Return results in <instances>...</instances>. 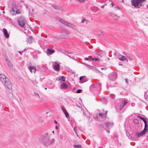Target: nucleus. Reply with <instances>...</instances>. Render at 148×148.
Returning a JSON list of instances; mask_svg holds the SVG:
<instances>
[{"mask_svg":"<svg viewBox=\"0 0 148 148\" xmlns=\"http://www.w3.org/2000/svg\"><path fill=\"white\" fill-rule=\"evenodd\" d=\"M3 84L9 89H12V84L8 79H6L5 81L3 83Z\"/></svg>","mask_w":148,"mask_h":148,"instance_id":"423d86ee","label":"nucleus"},{"mask_svg":"<svg viewBox=\"0 0 148 148\" xmlns=\"http://www.w3.org/2000/svg\"><path fill=\"white\" fill-rule=\"evenodd\" d=\"M98 58H94V60H95V61H98Z\"/></svg>","mask_w":148,"mask_h":148,"instance_id":"58836bf2","label":"nucleus"},{"mask_svg":"<svg viewBox=\"0 0 148 148\" xmlns=\"http://www.w3.org/2000/svg\"><path fill=\"white\" fill-rule=\"evenodd\" d=\"M6 79L8 78H7L3 74H0V80L3 83L5 81Z\"/></svg>","mask_w":148,"mask_h":148,"instance_id":"9d476101","label":"nucleus"},{"mask_svg":"<svg viewBox=\"0 0 148 148\" xmlns=\"http://www.w3.org/2000/svg\"><path fill=\"white\" fill-rule=\"evenodd\" d=\"M75 148H82L80 145H75L74 146Z\"/></svg>","mask_w":148,"mask_h":148,"instance_id":"4be33fe9","label":"nucleus"},{"mask_svg":"<svg viewBox=\"0 0 148 148\" xmlns=\"http://www.w3.org/2000/svg\"><path fill=\"white\" fill-rule=\"evenodd\" d=\"M79 3H83L86 0H77Z\"/></svg>","mask_w":148,"mask_h":148,"instance_id":"bb28decb","label":"nucleus"},{"mask_svg":"<svg viewBox=\"0 0 148 148\" xmlns=\"http://www.w3.org/2000/svg\"><path fill=\"white\" fill-rule=\"evenodd\" d=\"M113 125V123L112 122H108L106 123V127H105V130L108 133H110L109 130L112 127Z\"/></svg>","mask_w":148,"mask_h":148,"instance_id":"6e6552de","label":"nucleus"},{"mask_svg":"<svg viewBox=\"0 0 148 148\" xmlns=\"http://www.w3.org/2000/svg\"><path fill=\"white\" fill-rule=\"evenodd\" d=\"M82 92V90H81L78 89L77 91L76 92L77 93H81Z\"/></svg>","mask_w":148,"mask_h":148,"instance_id":"c85d7f7f","label":"nucleus"},{"mask_svg":"<svg viewBox=\"0 0 148 148\" xmlns=\"http://www.w3.org/2000/svg\"><path fill=\"white\" fill-rule=\"evenodd\" d=\"M52 132L53 133H54V131H53Z\"/></svg>","mask_w":148,"mask_h":148,"instance_id":"8fccbe9b","label":"nucleus"},{"mask_svg":"<svg viewBox=\"0 0 148 148\" xmlns=\"http://www.w3.org/2000/svg\"><path fill=\"white\" fill-rule=\"evenodd\" d=\"M127 57L125 56H121V57L119 58V59L121 61H123L124 60H127V57H129V58L130 59L132 60V59H131L130 58V56H128L127 55H126Z\"/></svg>","mask_w":148,"mask_h":148,"instance_id":"9b49d317","label":"nucleus"},{"mask_svg":"<svg viewBox=\"0 0 148 148\" xmlns=\"http://www.w3.org/2000/svg\"><path fill=\"white\" fill-rule=\"evenodd\" d=\"M111 4H112V7L114 5V4L113 3H111Z\"/></svg>","mask_w":148,"mask_h":148,"instance_id":"37998d69","label":"nucleus"},{"mask_svg":"<svg viewBox=\"0 0 148 148\" xmlns=\"http://www.w3.org/2000/svg\"><path fill=\"white\" fill-rule=\"evenodd\" d=\"M145 0H131L132 5L134 7L137 8H139L143 5V3Z\"/></svg>","mask_w":148,"mask_h":148,"instance_id":"f03ea898","label":"nucleus"},{"mask_svg":"<svg viewBox=\"0 0 148 148\" xmlns=\"http://www.w3.org/2000/svg\"><path fill=\"white\" fill-rule=\"evenodd\" d=\"M108 60H110V58H108Z\"/></svg>","mask_w":148,"mask_h":148,"instance_id":"603ef678","label":"nucleus"},{"mask_svg":"<svg viewBox=\"0 0 148 148\" xmlns=\"http://www.w3.org/2000/svg\"><path fill=\"white\" fill-rule=\"evenodd\" d=\"M105 5H106V4H104L103 5H102L101 6V8H104V6Z\"/></svg>","mask_w":148,"mask_h":148,"instance_id":"c9c22d12","label":"nucleus"},{"mask_svg":"<svg viewBox=\"0 0 148 148\" xmlns=\"http://www.w3.org/2000/svg\"><path fill=\"white\" fill-rule=\"evenodd\" d=\"M29 69L30 70L31 73H35L36 69L34 66H32L29 67Z\"/></svg>","mask_w":148,"mask_h":148,"instance_id":"ddd939ff","label":"nucleus"},{"mask_svg":"<svg viewBox=\"0 0 148 148\" xmlns=\"http://www.w3.org/2000/svg\"><path fill=\"white\" fill-rule=\"evenodd\" d=\"M67 87L66 84L65 83H63L60 86V88L62 89H65Z\"/></svg>","mask_w":148,"mask_h":148,"instance_id":"a211bd4d","label":"nucleus"},{"mask_svg":"<svg viewBox=\"0 0 148 148\" xmlns=\"http://www.w3.org/2000/svg\"><path fill=\"white\" fill-rule=\"evenodd\" d=\"M56 129H58V127H57V126H56Z\"/></svg>","mask_w":148,"mask_h":148,"instance_id":"a18cd8bd","label":"nucleus"},{"mask_svg":"<svg viewBox=\"0 0 148 148\" xmlns=\"http://www.w3.org/2000/svg\"><path fill=\"white\" fill-rule=\"evenodd\" d=\"M93 9L92 10V11L94 12H95L99 10V9L96 7H93Z\"/></svg>","mask_w":148,"mask_h":148,"instance_id":"412c9836","label":"nucleus"},{"mask_svg":"<svg viewBox=\"0 0 148 148\" xmlns=\"http://www.w3.org/2000/svg\"><path fill=\"white\" fill-rule=\"evenodd\" d=\"M59 21L60 23L64 24L65 25L70 27L74 29V30L76 29L75 28L76 26L75 25H74L71 23L68 22L66 21L63 19H60L59 20Z\"/></svg>","mask_w":148,"mask_h":148,"instance_id":"7ed1b4c3","label":"nucleus"},{"mask_svg":"<svg viewBox=\"0 0 148 148\" xmlns=\"http://www.w3.org/2000/svg\"><path fill=\"white\" fill-rule=\"evenodd\" d=\"M33 41V39L32 37L31 36H30L27 39V42L30 44L32 43Z\"/></svg>","mask_w":148,"mask_h":148,"instance_id":"f3484780","label":"nucleus"},{"mask_svg":"<svg viewBox=\"0 0 148 148\" xmlns=\"http://www.w3.org/2000/svg\"><path fill=\"white\" fill-rule=\"evenodd\" d=\"M61 80L63 81H65V77L64 76L61 77Z\"/></svg>","mask_w":148,"mask_h":148,"instance_id":"393cba45","label":"nucleus"},{"mask_svg":"<svg viewBox=\"0 0 148 148\" xmlns=\"http://www.w3.org/2000/svg\"><path fill=\"white\" fill-rule=\"evenodd\" d=\"M134 122L136 124H137L138 123V120L136 119H134L133 120Z\"/></svg>","mask_w":148,"mask_h":148,"instance_id":"b1692460","label":"nucleus"},{"mask_svg":"<svg viewBox=\"0 0 148 148\" xmlns=\"http://www.w3.org/2000/svg\"><path fill=\"white\" fill-rule=\"evenodd\" d=\"M104 115V114H103L102 113H99V116H101V117L102 118V116L103 115Z\"/></svg>","mask_w":148,"mask_h":148,"instance_id":"cd10ccee","label":"nucleus"},{"mask_svg":"<svg viewBox=\"0 0 148 148\" xmlns=\"http://www.w3.org/2000/svg\"><path fill=\"white\" fill-rule=\"evenodd\" d=\"M88 59H90L89 60L90 61H92L94 60V58H92L91 56H89L88 57Z\"/></svg>","mask_w":148,"mask_h":148,"instance_id":"5701e85b","label":"nucleus"},{"mask_svg":"<svg viewBox=\"0 0 148 148\" xmlns=\"http://www.w3.org/2000/svg\"><path fill=\"white\" fill-rule=\"evenodd\" d=\"M145 97L146 99H148V92H145Z\"/></svg>","mask_w":148,"mask_h":148,"instance_id":"aec40b11","label":"nucleus"},{"mask_svg":"<svg viewBox=\"0 0 148 148\" xmlns=\"http://www.w3.org/2000/svg\"><path fill=\"white\" fill-rule=\"evenodd\" d=\"M20 13V11L16 8L13 7L11 12V13L13 15H15L16 14H19Z\"/></svg>","mask_w":148,"mask_h":148,"instance_id":"1a4fd4ad","label":"nucleus"},{"mask_svg":"<svg viewBox=\"0 0 148 148\" xmlns=\"http://www.w3.org/2000/svg\"><path fill=\"white\" fill-rule=\"evenodd\" d=\"M25 20L23 17H20L18 20V23L20 26L23 27L25 26Z\"/></svg>","mask_w":148,"mask_h":148,"instance_id":"0eeeda50","label":"nucleus"},{"mask_svg":"<svg viewBox=\"0 0 148 148\" xmlns=\"http://www.w3.org/2000/svg\"><path fill=\"white\" fill-rule=\"evenodd\" d=\"M107 111H106V113H105V114H106L107 113Z\"/></svg>","mask_w":148,"mask_h":148,"instance_id":"09e8293b","label":"nucleus"},{"mask_svg":"<svg viewBox=\"0 0 148 148\" xmlns=\"http://www.w3.org/2000/svg\"><path fill=\"white\" fill-rule=\"evenodd\" d=\"M148 131V121L145 123V127L143 131L138 133L137 135L138 137L144 135Z\"/></svg>","mask_w":148,"mask_h":148,"instance_id":"20e7f679","label":"nucleus"},{"mask_svg":"<svg viewBox=\"0 0 148 148\" xmlns=\"http://www.w3.org/2000/svg\"><path fill=\"white\" fill-rule=\"evenodd\" d=\"M19 52L21 55H22V52L19 51Z\"/></svg>","mask_w":148,"mask_h":148,"instance_id":"ea45409f","label":"nucleus"},{"mask_svg":"<svg viewBox=\"0 0 148 148\" xmlns=\"http://www.w3.org/2000/svg\"><path fill=\"white\" fill-rule=\"evenodd\" d=\"M82 64H84L85 65H86V64H85V63H84L83 62H82Z\"/></svg>","mask_w":148,"mask_h":148,"instance_id":"de8ad7c7","label":"nucleus"},{"mask_svg":"<svg viewBox=\"0 0 148 148\" xmlns=\"http://www.w3.org/2000/svg\"><path fill=\"white\" fill-rule=\"evenodd\" d=\"M85 21V19H82V21L81 22L82 23H84Z\"/></svg>","mask_w":148,"mask_h":148,"instance_id":"72a5a7b5","label":"nucleus"},{"mask_svg":"<svg viewBox=\"0 0 148 148\" xmlns=\"http://www.w3.org/2000/svg\"><path fill=\"white\" fill-rule=\"evenodd\" d=\"M125 82L127 83L128 84V80L127 79V78H125Z\"/></svg>","mask_w":148,"mask_h":148,"instance_id":"473e14b6","label":"nucleus"},{"mask_svg":"<svg viewBox=\"0 0 148 148\" xmlns=\"http://www.w3.org/2000/svg\"><path fill=\"white\" fill-rule=\"evenodd\" d=\"M127 103V101L125 100H124L122 101V103L120 104L119 109L121 110L124 106Z\"/></svg>","mask_w":148,"mask_h":148,"instance_id":"4468645a","label":"nucleus"},{"mask_svg":"<svg viewBox=\"0 0 148 148\" xmlns=\"http://www.w3.org/2000/svg\"><path fill=\"white\" fill-rule=\"evenodd\" d=\"M5 60L6 61V62L8 64V65L9 67V68L10 69H12V65L11 64V63L10 62L9 60H8L6 58H5Z\"/></svg>","mask_w":148,"mask_h":148,"instance_id":"dca6fc26","label":"nucleus"},{"mask_svg":"<svg viewBox=\"0 0 148 148\" xmlns=\"http://www.w3.org/2000/svg\"><path fill=\"white\" fill-rule=\"evenodd\" d=\"M101 69L102 70H103V69H104V68H101Z\"/></svg>","mask_w":148,"mask_h":148,"instance_id":"3c124183","label":"nucleus"},{"mask_svg":"<svg viewBox=\"0 0 148 148\" xmlns=\"http://www.w3.org/2000/svg\"><path fill=\"white\" fill-rule=\"evenodd\" d=\"M54 122H55V123H57V121H56V120H55Z\"/></svg>","mask_w":148,"mask_h":148,"instance_id":"c03bdc74","label":"nucleus"},{"mask_svg":"<svg viewBox=\"0 0 148 148\" xmlns=\"http://www.w3.org/2000/svg\"><path fill=\"white\" fill-rule=\"evenodd\" d=\"M62 109L64 113H65V112H66V110H65V109L64 108H62Z\"/></svg>","mask_w":148,"mask_h":148,"instance_id":"7c9ffc66","label":"nucleus"},{"mask_svg":"<svg viewBox=\"0 0 148 148\" xmlns=\"http://www.w3.org/2000/svg\"><path fill=\"white\" fill-rule=\"evenodd\" d=\"M47 89V88H45V89L46 90Z\"/></svg>","mask_w":148,"mask_h":148,"instance_id":"5fc2aeb1","label":"nucleus"},{"mask_svg":"<svg viewBox=\"0 0 148 148\" xmlns=\"http://www.w3.org/2000/svg\"><path fill=\"white\" fill-rule=\"evenodd\" d=\"M142 120L145 123L147 122L146 121V119L144 118H142Z\"/></svg>","mask_w":148,"mask_h":148,"instance_id":"2f4dec72","label":"nucleus"},{"mask_svg":"<svg viewBox=\"0 0 148 148\" xmlns=\"http://www.w3.org/2000/svg\"><path fill=\"white\" fill-rule=\"evenodd\" d=\"M42 143L45 145H49L54 142V138L50 139V137L47 134L42 136L40 138Z\"/></svg>","mask_w":148,"mask_h":148,"instance_id":"f257e3e1","label":"nucleus"},{"mask_svg":"<svg viewBox=\"0 0 148 148\" xmlns=\"http://www.w3.org/2000/svg\"><path fill=\"white\" fill-rule=\"evenodd\" d=\"M35 95L36 96H39V95L38 93H35Z\"/></svg>","mask_w":148,"mask_h":148,"instance_id":"4c0bfd02","label":"nucleus"},{"mask_svg":"<svg viewBox=\"0 0 148 148\" xmlns=\"http://www.w3.org/2000/svg\"><path fill=\"white\" fill-rule=\"evenodd\" d=\"M64 114H65V116H66L67 117V118H68L69 116V114L68 112H65V113H64Z\"/></svg>","mask_w":148,"mask_h":148,"instance_id":"a878e982","label":"nucleus"},{"mask_svg":"<svg viewBox=\"0 0 148 148\" xmlns=\"http://www.w3.org/2000/svg\"><path fill=\"white\" fill-rule=\"evenodd\" d=\"M68 57H70V58H71V57H70V56H69L68 55H66Z\"/></svg>","mask_w":148,"mask_h":148,"instance_id":"864d4df0","label":"nucleus"},{"mask_svg":"<svg viewBox=\"0 0 148 148\" xmlns=\"http://www.w3.org/2000/svg\"><path fill=\"white\" fill-rule=\"evenodd\" d=\"M60 62H53V69L57 71H60Z\"/></svg>","mask_w":148,"mask_h":148,"instance_id":"39448f33","label":"nucleus"},{"mask_svg":"<svg viewBox=\"0 0 148 148\" xmlns=\"http://www.w3.org/2000/svg\"><path fill=\"white\" fill-rule=\"evenodd\" d=\"M54 8L55 9H57V8H56V7H54Z\"/></svg>","mask_w":148,"mask_h":148,"instance_id":"49530a36","label":"nucleus"},{"mask_svg":"<svg viewBox=\"0 0 148 148\" xmlns=\"http://www.w3.org/2000/svg\"><path fill=\"white\" fill-rule=\"evenodd\" d=\"M75 129H76V128L75 127L74 128V131L75 132L76 134H77V132H76V131Z\"/></svg>","mask_w":148,"mask_h":148,"instance_id":"e433bc0d","label":"nucleus"},{"mask_svg":"<svg viewBox=\"0 0 148 148\" xmlns=\"http://www.w3.org/2000/svg\"><path fill=\"white\" fill-rule=\"evenodd\" d=\"M55 52L54 50L48 49L47 50L46 53L48 55H50L53 53Z\"/></svg>","mask_w":148,"mask_h":148,"instance_id":"f8f14e48","label":"nucleus"},{"mask_svg":"<svg viewBox=\"0 0 148 148\" xmlns=\"http://www.w3.org/2000/svg\"><path fill=\"white\" fill-rule=\"evenodd\" d=\"M116 8L117 9L119 10V7H118V6H116Z\"/></svg>","mask_w":148,"mask_h":148,"instance_id":"a19ab883","label":"nucleus"},{"mask_svg":"<svg viewBox=\"0 0 148 148\" xmlns=\"http://www.w3.org/2000/svg\"><path fill=\"white\" fill-rule=\"evenodd\" d=\"M79 80L80 81V83H83L86 81L85 79V77L81 76L79 77Z\"/></svg>","mask_w":148,"mask_h":148,"instance_id":"6ab92c4d","label":"nucleus"},{"mask_svg":"<svg viewBox=\"0 0 148 148\" xmlns=\"http://www.w3.org/2000/svg\"><path fill=\"white\" fill-rule=\"evenodd\" d=\"M110 97L111 98H114L115 97V95L114 94H112L110 95Z\"/></svg>","mask_w":148,"mask_h":148,"instance_id":"c756f323","label":"nucleus"},{"mask_svg":"<svg viewBox=\"0 0 148 148\" xmlns=\"http://www.w3.org/2000/svg\"><path fill=\"white\" fill-rule=\"evenodd\" d=\"M3 32L5 36L7 38H8L9 37V35L8 33L7 30L3 28Z\"/></svg>","mask_w":148,"mask_h":148,"instance_id":"2eb2a0df","label":"nucleus"},{"mask_svg":"<svg viewBox=\"0 0 148 148\" xmlns=\"http://www.w3.org/2000/svg\"><path fill=\"white\" fill-rule=\"evenodd\" d=\"M84 59L85 60H90V59H88V58H84Z\"/></svg>","mask_w":148,"mask_h":148,"instance_id":"f704fd0d","label":"nucleus"},{"mask_svg":"<svg viewBox=\"0 0 148 148\" xmlns=\"http://www.w3.org/2000/svg\"><path fill=\"white\" fill-rule=\"evenodd\" d=\"M139 117H140V118L141 119H142V118H143L141 117V116H138Z\"/></svg>","mask_w":148,"mask_h":148,"instance_id":"79ce46f5","label":"nucleus"}]
</instances>
